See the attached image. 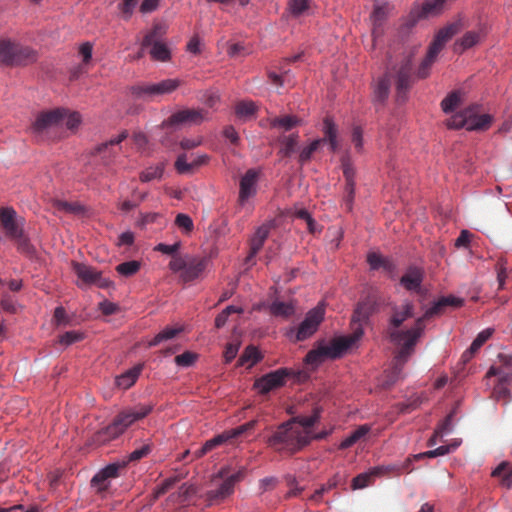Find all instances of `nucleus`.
I'll return each mask as SVG.
<instances>
[{
    "label": "nucleus",
    "mask_w": 512,
    "mask_h": 512,
    "mask_svg": "<svg viewBox=\"0 0 512 512\" xmlns=\"http://www.w3.org/2000/svg\"><path fill=\"white\" fill-rule=\"evenodd\" d=\"M322 407L315 406L310 415H297L282 423L267 439V444L275 452L292 456L309 445V426L319 422Z\"/></svg>",
    "instance_id": "f257e3e1"
},
{
    "label": "nucleus",
    "mask_w": 512,
    "mask_h": 512,
    "mask_svg": "<svg viewBox=\"0 0 512 512\" xmlns=\"http://www.w3.org/2000/svg\"><path fill=\"white\" fill-rule=\"evenodd\" d=\"M371 307L367 303H359L352 315V333L347 336L333 338L329 343L324 340L318 341L316 347L310 350L305 356L308 365L318 366L326 359H338L364 334L363 326L369 320Z\"/></svg>",
    "instance_id": "f03ea898"
},
{
    "label": "nucleus",
    "mask_w": 512,
    "mask_h": 512,
    "mask_svg": "<svg viewBox=\"0 0 512 512\" xmlns=\"http://www.w3.org/2000/svg\"><path fill=\"white\" fill-rule=\"evenodd\" d=\"M414 315V306L405 304L395 308L390 318V325L387 329V335L392 343L397 345L400 350L396 356L397 362H401L411 354L416 343V325L410 326L406 331H400L399 327Z\"/></svg>",
    "instance_id": "7ed1b4c3"
},
{
    "label": "nucleus",
    "mask_w": 512,
    "mask_h": 512,
    "mask_svg": "<svg viewBox=\"0 0 512 512\" xmlns=\"http://www.w3.org/2000/svg\"><path fill=\"white\" fill-rule=\"evenodd\" d=\"M153 408L154 406L151 403H140L133 407L123 409L116 415L111 424L97 431L93 435V443L96 445H104L109 441L118 438L135 422L148 416L152 412Z\"/></svg>",
    "instance_id": "20e7f679"
},
{
    "label": "nucleus",
    "mask_w": 512,
    "mask_h": 512,
    "mask_svg": "<svg viewBox=\"0 0 512 512\" xmlns=\"http://www.w3.org/2000/svg\"><path fill=\"white\" fill-rule=\"evenodd\" d=\"M460 30V23L454 22L441 28L435 35L433 41L429 45L426 57L420 65H418V79H424L429 76L431 66L436 61L440 51L445 44Z\"/></svg>",
    "instance_id": "39448f33"
},
{
    "label": "nucleus",
    "mask_w": 512,
    "mask_h": 512,
    "mask_svg": "<svg viewBox=\"0 0 512 512\" xmlns=\"http://www.w3.org/2000/svg\"><path fill=\"white\" fill-rule=\"evenodd\" d=\"M206 265L205 258L176 255L172 257L169 268L173 273L179 274V279L182 282L187 283L197 279L205 270Z\"/></svg>",
    "instance_id": "423d86ee"
},
{
    "label": "nucleus",
    "mask_w": 512,
    "mask_h": 512,
    "mask_svg": "<svg viewBox=\"0 0 512 512\" xmlns=\"http://www.w3.org/2000/svg\"><path fill=\"white\" fill-rule=\"evenodd\" d=\"M180 85L179 79H165L158 83L134 85L130 91L136 98L152 99L155 96L170 94Z\"/></svg>",
    "instance_id": "0eeeda50"
},
{
    "label": "nucleus",
    "mask_w": 512,
    "mask_h": 512,
    "mask_svg": "<svg viewBox=\"0 0 512 512\" xmlns=\"http://www.w3.org/2000/svg\"><path fill=\"white\" fill-rule=\"evenodd\" d=\"M462 305L463 300L452 295L441 297L438 301L434 302L430 307L425 309L421 317H418V338H420L426 323L442 315L447 307H460Z\"/></svg>",
    "instance_id": "6e6552de"
},
{
    "label": "nucleus",
    "mask_w": 512,
    "mask_h": 512,
    "mask_svg": "<svg viewBox=\"0 0 512 512\" xmlns=\"http://www.w3.org/2000/svg\"><path fill=\"white\" fill-rule=\"evenodd\" d=\"M415 74V57L409 54L397 70L396 91L398 101H405L407 93L412 86Z\"/></svg>",
    "instance_id": "1a4fd4ad"
},
{
    "label": "nucleus",
    "mask_w": 512,
    "mask_h": 512,
    "mask_svg": "<svg viewBox=\"0 0 512 512\" xmlns=\"http://www.w3.org/2000/svg\"><path fill=\"white\" fill-rule=\"evenodd\" d=\"M325 307L323 304H318L315 308L311 309L301 322L296 333V340L303 341L311 337L318 329L320 323L324 319Z\"/></svg>",
    "instance_id": "9d476101"
},
{
    "label": "nucleus",
    "mask_w": 512,
    "mask_h": 512,
    "mask_svg": "<svg viewBox=\"0 0 512 512\" xmlns=\"http://www.w3.org/2000/svg\"><path fill=\"white\" fill-rule=\"evenodd\" d=\"M257 424V420H251L243 425H240L234 429L226 430L221 434L216 435L215 437L207 440L203 445L207 452H211L212 450L226 444L231 443L234 439L246 434L247 432L252 431Z\"/></svg>",
    "instance_id": "9b49d317"
},
{
    "label": "nucleus",
    "mask_w": 512,
    "mask_h": 512,
    "mask_svg": "<svg viewBox=\"0 0 512 512\" xmlns=\"http://www.w3.org/2000/svg\"><path fill=\"white\" fill-rule=\"evenodd\" d=\"M203 110L183 109L173 113L161 123V128H176L185 124H199L203 121Z\"/></svg>",
    "instance_id": "f8f14e48"
},
{
    "label": "nucleus",
    "mask_w": 512,
    "mask_h": 512,
    "mask_svg": "<svg viewBox=\"0 0 512 512\" xmlns=\"http://www.w3.org/2000/svg\"><path fill=\"white\" fill-rule=\"evenodd\" d=\"M73 268L75 274L83 284H94L100 288H107L111 283L108 279L103 278L101 272L97 271L92 266L82 263H74Z\"/></svg>",
    "instance_id": "ddd939ff"
},
{
    "label": "nucleus",
    "mask_w": 512,
    "mask_h": 512,
    "mask_svg": "<svg viewBox=\"0 0 512 512\" xmlns=\"http://www.w3.org/2000/svg\"><path fill=\"white\" fill-rule=\"evenodd\" d=\"M288 375L289 371L286 368H280L257 379L254 386L260 393L266 394L275 388L283 386Z\"/></svg>",
    "instance_id": "4468645a"
},
{
    "label": "nucleus",
    "mask_w": 512,
    "mask_h": 512,
    "mask_svg": "<svg viewBox=\"0 0 512 512\" xmlns=\"http://www.w3.org/2000/svg\"><path fill=\"white\" fill-rule=\"evenodd\" d=\"M0 225L10 239L19 237L24 232L23 225L17 219L16 211L13 208L4 207L0 209Z\"/></svg>",
    "instance_id": "2eb2a0df"
},
{
    "label": "nucleus",
    "mask_w": 512,
    "mask_h": 512,
    "mask_svg": "<svg viewBox=\"0 0 512 512\" xmlns=\"http://www.w3.org/2000/svg\"><path fill=\"white\" fill-rule=\"evenodd\" d=\"M209 160L207 154H187L178 155L175 161V169L179 174H192L198 167L205 165Z\"/></svg>",
    "instance_id": "dca6fc26"
},
{
    "label": "nucleus",
    "mask_w": 512,
    "mask_h": 512,
    "mask_svg": "<svg viewBox=\"0 0 512 512\" xmlns=\"http://www.w3.org/2000/svg\"><path fill=\"white\" fill-rule=\"evenodd\" d=\"M158 26H155L152 31L147 33L142 41V48L152 46L150 50L151 57L157 61H167L170 59V50L161 41H157Z\"/></svg>",
    "instance_id": "f3484780"
},
{
    "label": "nucleus",
    "mask_w": 512,
    "mask_h": 512,
    "mask_svg": "<svg viewBox=\"0 0 512 512\" xmlns=\"http://www.w3.org/2000/svg\"><path fill=\"white\" fill-rule=\"evenodd\" d=\"M128 131L124 130L119 135L111 138L110 140L103 142L95 147L94 154L100 155L105 165H109L111 161L118 154L116 147L127 139Z\"/></svg>",
    "instance_id": "a211bd4d"
},
{
    "label": "nucleus",
    "mask_w": 512,
    "mask_h": 512,
    "mask_svg": "<svg viewBox=\"0 0 512 512\" xmlns=\"http://www.w3.org/2000/svg\"><path fill=\"white\" fill-rule=\"evenodd\" d=\"M127 462L112 463L107 465L105 468L100 470L91 480L93 487H96L99 491H104L108 488V479L116 478L119 476V470L125 468Z\"/></svg>",
    "instance_id": "6ab92c4d"
},
{
    "label": "nucleus",
    "mask_w": 512,
    "mask_h": 512,
    "mask_svg": "<svg viewBox=\"0 0 512 512\" xmlns=\"http://www.w3.org/2000/svg\"><path fill=\"white\" fill-rule=\"evenodd\" d=\"M258 178L259 171L256 169H248L242 176L239 191V201L241 204L256 194Z\"/></svg>",
    "instance_id": "aec40b11"
},
{
    "label": "nucleus",
    "mask_w": 512,
    "mask_h": 512,
    "mask_svg": "<svg viewBox=\"0 0 512 512\" xmlns=\"http://www.w3.org/2000/svg\"><path fill=\"white\" fill-rule=\"evenodd\" d=\"M396 469L395 467L389 466H376L364 473H360L353 478L351 487L353 490L363 489L374 482L376 477L382 476L391 470Z\"/></svg>",
    "instance_id": "412c9836"
},
{
    "label": "nucleus",
    "mask_w": 512,
    "mask_h": 512,
    "mask_svg": "<svg viewBox=\"0 0 512 512\" xmlns=\"http://www.w3.org/2000/svg\"><path fill=\"white\" fill-rule=\"evenodd\" d=\"M37 60V53L29 47L12 43L9 65L26 66Z\"/></svg>",
    "instance_id": "4be33fe9"
},
{
    "label": "nucleus",
    "mask_w": 512,
    "mask_h": 512,
    "mask_svg": "<svg viewBox=\"0 0 512 512\" xmlns=\"http://www.w3.org/2000/svg\"><path fill=\"white\" fill-rule=\"evenodd\" d=\"M477 111V105L467 107V130L469 131H484L491 126L492 116L489 114L478 115Z\"/></svg>",
    "instance_id": "5701e85b"
},
{
    "label": "nucleus",
    "mask_w": 512,
    "mask_h": 512,
    "mask_svg": "<svg viewBox=\"0 0 512 512\" xmlns=\"http://www.w3.org/2000/svg\"><path fill=\"white\" fill-rule=\"evenodd\" d=\"M387 13L388 6L385 4V0H375L374 10L371 15L372 36L374 41L383 33L382 25L387 17Z\"/></svg>",
    "instance_id": "b1692460"
},
{
    "label": "nucleus",
    "mask_w": 512,
    "mask_h": 512,
    "mask_svg": "<svg viewBox=\"0 0 512 512\" xmlns=\"http://www.w3.org/2000/svg\"><path fill=\"white\" fill-rule=\"evenodd\" d=\"M367 262L371 269H382L388 277L392 279L396 277V266L390 258L384 257L376 252H371L367 256Z\"/></svg>",
    "instance_id": "393cba45"
},
{
    "label": "nucleus",
    "mask_w": 512,
    "mask_h": 512,
    "mask_svg": "<svg viewBox=\"0 0 512 512\" xmlns=\"http://www.w3.org/2000/svg\"><path fill=\"white\" fill-rule=\"evenodd\" d=\"M65 115V109H55L52 111L41 113L33 124V129L37 132H41L52 125H58L61 123L63 116Z\"/></svg>",
    "instance_id": "a878e982"
},
{
    "label": "nucleus",
    "mask_w": 512,
    "mask_h": 512,
    "mask_svg": "<svg viewBox=\"0 0 512 512\" xmlns=\"http://www.w3.org/2000/svg\"><path fill=\"white\" fill-rule=\"evenodd\" d=\"M271 227L272 225L270 223H265L257 228L254 236L250 240V251L246 257V262H250L262 249L270 233Z\"/></svg>",
    "instance_id": "bb28decb"
},
{
    "label": "nucleus",
    "mask_w": 512,
    "mask_h": 512,
    "mask_svg": "<svg viewBox=\"0 0 512 512\" xmlns=\"http://www.w3.org/2000/svg\"><path fill=\"white\" fill-rule=\"evenodd\" d=\"M312 12V0H288L284 12L287 18L298 19Z\"/></svg>",
    "instance_id": "cd10ccee"
},
{
    "label": "nucleus",
    "mask_w": 512,
    "mask_h": 512,
    "mask_svg": "<svg viewBox=\"0 0 512 512\" xmlns=\"http://www.w3.org/2000/svg\"><path fill=\"white\" fill-rule=\"evenodd\" d=\"M391 77L388 73L380 77L373 86L372 101L375 106H383L389 97Z\"/></svg>",
    "instance_id": "c85d7f7f"
},
{
    "label": "nucleus",
    "mask_w": 512,
    "mask_h": 512,
    "mask_svg": "<svg viewBox=\"0 0 512 512\" xmlns=\"http://www.w3.org/2000/svg\"><path fill=\"white\" fill-rule=\"evenodd\" d=\"M227 477L216 489L207 492V500L211 503L222 501L234 492L235 485Z\"/></svg>",
    "instance_id": "c756f323"
},
{
    "label": "nucleus",
    "mask_w": 512,
    "mask_h": 512,
    "mask_svg": "<svg viewBox=\"0 0 512 512\" xmlns=\"http://www.w3.org/2000/svg\"><path fill=\"white\" fill-rule=\"evenodd\" d=\"M445 2L446 0H425L421 9H418V19L440 15L444 10Z\"/></svg>",
    "instance_id": "7c9ffc66"
},
{
    "label": "nucleus",
    "mask_w": 512,
    "mask_h": 512,
    "mask_svg": "<svg viewBox=\"0 0 512 512\" xmlns=\"http://www.w3.org/2000/svg\"><path fill=\"white\" fill-rule=\"evenodd\" d=\"M143 365L139 364L122 375L118 376L115 380L116 385L121 389L130 388L137 380L138 376L142 371Z\"/></svg>",
    "instance_id": "2f4dec72"
},
{
    "label": "nucleus",
    "mask_w": 512,
    "mask_h": 512,
    "mask_svg": "<svg viewBox=\"0 0 512 512\" xmlns=\"http://www.w3.org/2000/svg\"><path fill=\"white\" fill-rule=\"evenodd\" d=\"M493 477H501V485L507 489L512 487V467L509 462H501L491 474Z\"/></svg>",
    "instance_id": "473e14b6"
},
{
    "label": "nucleus",
    "mask_w": 512,
    "mask_h": 512,
    "mask_svg": "<svg viewBox=\"0 0 512 512\" xmlns=\"http://www.w3.org/2000/svg\"><path fill=\"white\" fill-rule=\"evenodd\" d=\"M279 142L281 144L279 153L284 157H290L296 151L299 135L298 133H292L287 136H281Z\"/></svg>",
    "instance_id": "72a5a7b5"
},
{
    "label": "nucleus",
    "mask_w": 512,
    "mask_h": 512,
    "mask_svg": "<svg viewBox=\"0 0 512 512\" xmlns=\"http://www.w3.org/2000/svg\"><path fill=\"white\" fill-rule=\"evenodd\" d=\"M301 120L294 115H285L282 117H275L270 120L272 128H281L284 131H290L300 124Z\"/></svg>",
    "instance_id": "f704fd0d"
},
{
    "label": "nucleus",
    "mask_w": 512,
    "mask_h": 512,
    "mask_svg": "<svg viewBox=\"0 0 512 512\" xmlns=\"http://www.w3.org/2000/svg\"><path fill=\"white\" fill-rule=\"evenodd\" d=\"M269 311L273 316L288 318L294 314L295 308L291 302L276 300L269 306Z\"/></svg>",
    "instance_id": "c9c22d12"
},
{
    "label": "nucleus",
    "mask_w": 512,
    "mask_h": 512,
    "mask_svg": "<svg viewBox=\"0 0 512 512\" xmlns=\"http://www.w3.org/2000/svg\"><path fill=\"white\" fill-rule=\"evenodd\" d=\"M479 34L474 31L466 32L463 37L454 44V51L462 53L479 42Z\"/></svg>",
    "instance_id": "e433bc0d"
},
{
    "label": "nucleus",
    "mask_w": 512,
    "mask_h": 512,
    "mask_svg": "<svg viewBox=\"0 0 512 512\" xmlns=\"http://www.w3.org/2000/svg\"><path fill=\"white\" fill-rule=\"evenodd\" d=\"M261 359V355L258 351V349L255 346H248L245 348L244 352L240 356L238 362L239 365L244 366L246 364H249V366H252L256 364Z\"/></svg>",
    "instance_id": "4c0bfd02"
},
{
    "label": "nucleus",
    "mask_w": 512,
    "mask_h": 512,
    "mask_svg": "<svg viewBox=\"0 0 512 512\" xmlns=\"http://www.w3.org/2000/svg\"><path fill=\"white\" fill-rule=\"evenodd\" d=\"M257 111V107L253 101H239L235 105V113L239 118H249L253 116Z\"/></svg>",
    "instance_id": "58836bf2"
},
{
    "label": "nucleus",
    "mask_w": 512,
    "mask_h": 512,
    "mask_svg": "<svg viewBox=\"0 0 512 512\" xmlns=\"http://www.w3.org/2000/svg\"><path fill=\"white\" fill-rule=\"evenodd\" d=\"M461 102V94L459 91L449 93L441 102V107L445 113L453 112Z\"/></svg>",
    "instance_id": "ea45409f"
},
{
    "label": "nucleus",
    "mask_w": 512,
    "mask_h": 512,
    "mask_svg": "<svg viewBox=\"0 0 512 512\" xmlns=\"http://www.w3.org/2000/svg\"><path fill=\"white\" fill-rule=\"evenodd\" d=\"M54 207L59 211H64L75 215L82 214L85 211L84 207L78 202L57 200L54 203Z\"/></svg>",
    "instance_id": "a19ab883"
},
{
    "label": "nucleus",
    "mask_w": 512,
    "mask_h": 512,
    "mask_svg": "<svg viewBox=\"0 0 512 512\" xmlns=\"http://www.w3.org/2000/svg\"><path fill=\"white\" fill-rule=\"evenodd\" d=\"M452 418L453 414L450 413L446 416V418L443 420V422L440 424V426L435 431L434 435L429 439L428 446H433L436 444V438L438 436H443L444 434L449 433L452 430Z\"/></svg>",
    "instance_id": "79ce46f5"
},
{
    "label": "nucleus",
    "mask_w": 512,
    "mask_h": 512,
    "mask_svg": "<svg viewBox=\"0 0 512 512\" xmlns=\"http://www.w3.org/2000/svg\"><path fill=\"white\" fill-rule=\"evenodd\" d=\"M181 329L167 327L159 332L150 342L149 347L157 346L163 341L174 338L180 333Z\"/></svg>",
    "instance_id": "37998d69"
},
{
    "label": "nucleus",
    "mask_w": 512,
    "mask_h": 512,
    "mask_svg": "<svg viewBox=\"0 0 512 512\" xmlns=\"http://www.w3.org/2000/svg\"><path fill=\"white\" fill-rule=\"evenodd\" d=\"M140 269V262L136 260L123 262L116 266V271L125 277L136 274Z\"/></svg>",
    "instance_id": "c03bdc74"
},
{
    "label": "nucleus",
    "mask_w": 512,
    "mask_h": 512,
    "mask_svg": "<svg viewBox=\"0 0 512 512\" xmlns=\"http://www.w3.org/2000/svg\"><path fill=\"white\" fill-rule=\"evenodd\" d=\"M467 108L463 111L456 113L453 115L450 119L447 121V126L452 129H460V128H466L467 129Z\"/></svg>",
    "instance_id": "a18cd8bd"
},
{
    "label": "nucleus",
    "mask_w": 512,
    "mask_h": 512,
    "mask_svg": "<svg viewBox=\"0 0 512 512\" xmlns=\"http://www.w3.org/2000/svg\"><path fill=\"white\" fill-rule=\"evenodd\" d=\"M84 339V333L81 331H67L59 337V343L65 346L72 345Z\"/></svg>",
    "instance_id": "49530a36"
},
{
    "label": "nucleus",
    "mask_w": 512,
    "mask_h": 512,
    "mask_svg": "<svg viewBox=\"0 0 512 512\" xmlns=\"http://www.w3.org/2000/svg\"><path fill=\"white\" fill-rule=\"evenodd\" d=\"M321 143H323V140H314L312 141L308 146L304 147L301 151H300V154H299V162L301 164H304L306 162H308L313 153L316 152L319 148V146L321 145Z\"/></svg>",
    "instance_id": "de8ad7c7"
},
{
    "label": "nucleus",
    "mask_w": 512,
    "mask_h": 512,
    "mask_svg": "<svg viewBox=\"0 0 512 512\" xmlns=\"http://www.w3.org/2000/svg\"><path fill=\"white\" fill-rule=\"evenodd\" d=\"M323 133L324 138L322 139L323 142H326L330 139L337 138V128L335 123L330 117H325L323 121Z\"/></svg>",
    "instance_id": "09e8293b"
},
{
    "label": "nucleus",
    "mask_w": 512,
    "mask_h": 512,
    "mask_svg": "<svg viewBox=\"0 0 512 512\" xmlns=\"http://www.w3.org/2000/svg\"><path fill=\"white\" fill-rule=\"evenodd\" d=\"M177 482L176 477L165 479L160 486H158L153 494H152V501H156L159 497L164 495L166 492H168Z\"/></svg>",
    "instance_id": "8fccbe9b"
},
{
    "label": "nucleus",
    "mask_w": 512,
    "mask_h": 512,
    "mask_svg": "<svg viewBox=\"0 0 512 512\" xmlns=\"http://www.w3.org/2000/svg\"><path fill=\"white\" fill-rule=\"evenodd\" d=\"M80 121L81 117L79 113H69L67 110H65V115L63 116L60 124H65L68 129L73 130L78 127Z\"/></svg>",
    "instance_id": "3c124183"
},
{
    "label": "nucleus",
    "mask_w": 512,
    "mask_h": 512,
    "mask_svg": "<svg viewBox=\"0 0 512 512\" xmlns=\"http://www.w3.org/2000/svg\"><path fill=\"white\" fill-rule=\"evenodd\" d=\"M175 224L185 233H190L194 228V224L191 217L183 213H180L176 216Z\"/></svg>",
    "instance_id": "603ef678"
},
{
    "label": "nucleus",
    "mask_w": 512,
    "mask_h": 512,
    "mask_svg": "<svg viewBox=\"0 0 512 512\" xmlns=\"http://www.w3.org/2000/svg\"><path fill=\"white\" fill-rule=\"evenodd\" d=\"M494 329L493 328H486L482 330L477 337L472 342V350H479L482 345L490 339V337L493 335Z\"/></svg>",
    "instance_id": "864d4df0"
},
{
    "label": "nucleus",
    "mask_w": 512,
    "mask_h": 512,
    "mask_svg": "<svg viewBox=\"0 0 512 512\" xmlns=\"http://www.w3.org/2000/svg\"><path fill=\"white\" fill-rule=\"evenodd\" d=\"M197 359V354L186 351L175 357V363L181 367H190Z\"/></svg>",
    "instance_id": "5fc2aeb1"
},
{
    "label": "nucleus",
    "mask_w": 512,
    "mask_h": 512,
    "mask_svg": "<svg viewBox=\"0 0 512 512\" xmlns=\"http://www.w3.org/2000/svg\"><path fill=\"white\" fill-rule=\"evenodd\" d=\"M495 269L497 272V281L499 289H503L505 280L507 278L506 261L503 259H499L495 265Z\"/></svg>",
    "instance_id": "6e6d98bb"
},
{
    "label": "nucleus",
    "mask_w": 512,
    "mask_h": 512,
    "mask_svg": "<svg viewBox=\"0 0 512 512\" xmlns=\"http://www.w3.org/2000/svg\"><path fill=\"white\" fill-rule=\"evenodd\" d=\"M12 240L16 242L17 248L20 252L28 255L33 253V247L30 244L29 239L24 235V232H22L19 237H14Z\"/></svg>",
    "instance_id": "4d7b16f0"
},
{
    "label": "nucleus",
    "mask_w": 512,
    "mask_h": 512,
    "mask_svg": "<svg viewBox=\"0 0 512 512\" xmlns=\"http://www.w3.org/2000/svg\"><path fill=\"white\" fill-rule=\"evenodd\" d=\"M162 174L163 169L161 167H151L140 174V180L142 182H149L161 178Z\"/></svg>",
    "instance_id": "13d9d810"
},
{
    "label": "nucleus",
    "mask_w": 512,
    "mask_h": 512,
    "mask_svg": "<svg viewBox=\"0 0 512 512\" xmlns=\"http://www.w3.org/2000/svg\"><path fill=\"white\" fill-rule=\"evenodd\" d=\"M151 452V446L149 444H145L141 446L140 448L135 449L132 451L128 456L127 462H134L138 461L144 457H146Z\"/></svg>",
    "instance_id": "bf43d9fd"
},
{
    "label": "nucleus",
    "mask_w": 512,
    "mask_h": 512,
    "mask_svg": "<svg viewBox=\"0 0 512 512\" xmlns=\"http://www.w3.org/2000/svg\"><path fill=\"white\" fill-rule=\"evenodd\" d=\"M138 4V0H123L119 4V10L122 12L124 19H129Z\"/></svg>",
    "instance_id": "052dcab7"
},
{
    "label": "nucleus",
    "mask_w": 512,
    "mask_h": 512,
    "mask_svg": "<svg viewBox=\"0 0 512 512\" xmlns=\"http://www.w3.org/2000/svg\"><path fill=\"white\" fill-rule=\"evenodd\" d=\"M343 176L345 178V185H355V170L348 160H344L342 163Z\"/></svg>",
    "instance_id": "680f3d73"
},
{
    "label": "nucleus",
    "mask_w": 512,
    "mask_h": 512,
    "mask_svg": "<svg viewBox=\"0 0 512 512\" xmlns=\"http://www.w3.org/2000/svg\"><path fill=\"white\" fill-rule=\"evenodd\" d=\"M400 283L407 290H416V272L410 270L407 274L401 277Z\"/></svg>",
    "instance_id": "e2e57ef3"
},
{
    "label": "nucleus",
    "mask_w": 512,
    "mask_h": 512,
    "mask_svg": "<svg viewBox=\"0 0 512 512\" xmlns=\"http://www.w3.org/2000/svg\"><path fill=\"white\" fill-rule=\"evenodd\" d=\"M11 46L12 43L9 41H0V63L9 65Z\"/></svg>",
    "instance_id": "0e129e2a"
},
{
    "label": "nucleus",
    "mask_w": 512,
    "mask_h": 512,
    "mask_svg": "<svg viewBox=\"0 0 512 512\" xmlns=\"http://www.w3.org/2000/svg\"><path fill=\"white\" fill-rule=\"evenodd\" d=\"M354 195H355V185H352V184L345 185L343 200H344V204L348 211H350L352 209Z\"/></svg>",
    "instance_id": "69168bd1"
},
{
    "label": "nucleus",
    "mask_w": 512,
    "mask_h": 512,
    "mask_svg": "<svg viewBox=\"0 0 512 512\" xmlns=\"http://www.w3.org/2000/svg\"><path fill=\"white\" fill-rule=\"evenodd\" d=\"M460 443V440H453V442L448 445L439 446L438 448L434 449L436 457L444 456L455 451L459 447Z\"/></svg>",
    "instance_id": "338daca9"
},
{
    "label": "nucleus",
    "mask_w": 512,
    "mask_h": 512,
    "mask_svg": "<svg viewBox=\"0 0 512 512\" xmlns=\"http://www.w3.org/2000/svg\"><path fill=\"white\" fill-rule=\"evenodd\" d=\"M415 24H416V18H415V16H413L411 14L408 21L400 27L399 36L402 39L408 37V35L412 32Z\"/></svg>",
    "instance_id": "774afa93"
}]
</instances>
